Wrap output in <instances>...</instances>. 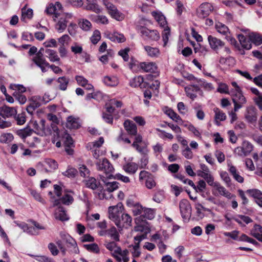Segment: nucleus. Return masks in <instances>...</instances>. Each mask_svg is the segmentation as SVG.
Wrapping results in <instances>:
<instances>
[{"label":"nucleus","mask_w":262,"mask_h":262,"mask_svg":"<svg viewBox=\"0 0 262 262\" xmlns=\"http://www.w3.org/2000/svg\"><path fill=\"white\" fill-rule=\"evenodd\" d=\"M60 235L61 239L56 241V244L63 255L66 254L67 251V249L64 246V245L70 249L71 253L77 254L79 252L76 241L70 235L60 233Z\"/></svg>","instance_id":"obj_1"},{"label":"nucleus","mask_w":262,"mask_h":262,"mask_svg":"<svg viewBox=\"0 0 262 262\" xmlns=\"http://www.w3.org/2000/svg\"><path fill=\"white\" fill-rule=\"evenodd\" d=\"M105 247L111 251H113V255L118 261L128 262L129 257L128 254L129 252L125 249L123 251L121 250L120 247H118L114 242L107 243L105 244Z\"/></svg>","instance_id":"obj_2"},{"label":"nucleus","mask_w":262,"mask_h":262,"mask_svg":"<svg viewBox=\"0 0 262 262\" xmlns=\"http://www.w3.org/2000/svg\"><path fill=\"white\" fill-rule=\"evenodd\" d=\"M100 178L105 183L106 189L104 190L101 187L100 192H98V198L100 200L108 199L112 196L110 192L118 188L119 183L116 181L108 182L106 179L107 178L103 176H101Z\"/></svg>","instance_id":"obj_3"},{"label":"nucleus","mask_w":262,"mask_h":262,"mask_svg":"<svg viewBox=\"0 0 262 262\" xmlns=\"http://www.w3.org/2000/svg\"><path fill=\"white\" fill-rule=\"evenodd\" d=\"M123 209V205L121 202H119L116 205L110 206L108 208V217L115 223L117 227L122 226L120 224V216Z\"/></svg>","instance_id":"obj_4"},{"label":"nucleus","mask_w":262,"mask_h":262,"mask_svg":"<svg viewBox=\"0 0 262 262\" xmlns=\"http://www.w3.org/2000/svg\"><path fill=\"white\" fill-rule=\"evenodd\" d=\"M96 168L98 170L103 172L106 174V178L111 179L112 173L114 170L113 165L106 158L100 159L95 162Z\"/></svg>","instance_id":"obj_5"},{"label":"nucleus","mask_w":262,"mask_h":262,"mask_svg":"<svg viewBox=\"0 0 262 262\" xmlns=\"http://www.w3.org/2000/svg\"><path fill=\"white\" fill-rule=\"evenodd\" d=\"M73 17V14L70 13L60 14L56 21L57 23L55 25V29L57 32L62 33L67 27L68 23Z\"/></svg>","instance_id":"obj_6"},{"label":"nucleus","mask_w":262,"mask_h":262,"mask_svg":"<svg viewBox=\"0 0 262 262\" xmlns=\"http://www.w3.org/2000/svg\"><path fill=\"white\" fill-rule=\"evenodd\" d=\"M105 6L108 13L111 16L118 21L122 20L124 18V15L120 12L116 6L110 2V0H104Z\"/></svg>","instance_id":"obj_7"},{"label":"nucleus","mask_w":262,"mask_h":262,"mask_svg":"<svg viewBox=\"0 0 262 262\" xmlns=\"http://www.w3.org/2000/svg\"><path fill=\"white\" fill-rule=\"evenodd\" d=\"M32 124L35 133L40 136H48L52 134V128L48 125H46L44 119H41L39 123L34 121Z\"/></svg>","instance_id":"obj_8"},{"label":"nucleus","mask_w":262,"mask_h":262,"mask_svg":"<svg viewBox=\"0 0 262 262\" xmlns=\"http://www.w3.org/2000/svg\"><path fill=\"white\" fill-rule=\"evenodd\" d=\"M44 49L41 48L39 51L33 57L32 60V61L38 67H39L42 72H46L47 70L46 67H49V63L46 61V59L43 57V51Z\"/></svg>","instance_id":"obj_9"},{"label":"nucleus","mask_w":262,"mask_h":262,"mask_svg":"<svg viewBox=\"0 0 262 262\" xmlns=\"http://www.w3.org/2000/svg\"><path fill=\"white\" fill-rule=\"evenodd\" d=\"M179 208L182 218L189 220L191 215V206L187 199H183L179 203Z\"/></svg>","instance_id":"obj_10"},{"label":"nucleus","mask_w":262,"mask_h":262,"mask_svg":"<svg viewBox=\"0 0 262 262\" xmlns=\"http://www.w3.org/2000/svg\"><path fill=\"white\" fill-rule=\"evenodd\" d=\"M230 94L234 103V111L236 112L246 103V99L243 95L242 91L232 93Z\"/></svg>","instance_id":"obj_11"},{"label":"nucleus","mask_w":262,"mask_h":262,"mask_svg":"<svg viewBox=\"0 0 262 262\" xmlns=\"http://www.w3.org/2000/svg\"><path fill=\"white\" fill-rule=\"evenodd\" d=\"M140 33L145 40L157 41L160 38V34L156 30H149L146 27H141L140 29Z\"/></svg>","instance_id":"obj_12"},{"label":"nucleus","mask_w":262,"mask_h":262,"mask_svg":"<svg viewBox=\"0 0 262 262\" xmlns=\"http://www.w3.org/2000/svg\"><path fill=\"white\" fill-rule=\"evenodd\" d=\"M213 187L212 193L215 195H221L227 198L228 199H232L234 195L228 191L225 187L222 186L219 182H215L211 186Z\"/></svg>","instance_id":"obj_13"},{"label":"nucleus","mask_w":262,"mask_h":262,"mask_svg":"<svg viewBox=\"0 0 262 262\" xmlns=\"http://www.w3.org/2000/svg\"><path fill=\"white\" fill-rule=\"evenodd\" d=\"M212 5L209 3L202 4L196 10L197 16L200 18L207 17L213 10Z\"/></svg>","instance_id":"obj_14"},{"label":"nucleus","mask_w":262,"mask_h":262,"mask_svg":"<svg viewBox=\"0 0 262 262\" xmlns=\"http://www.w3.org/2000/svg\"><path fill=\"white\" fill-rule=\"evenodd\" d=\"M62 8V5L59 2H56L55 5L50 4L46 8L45 12L47 14L53 15V18L54 21H56V18H58L60 13L58 11Z\"/></svg>","instance_id":"obj_15"},{"label":"nucleus","mask_w":262,"mask_h":262,"mask_svg":"<svg viewBox=\"0 0 262 262\" xmlns=\"http://www.w3.org/2000/svg\"><path fill=\"white\" fill-rule=\"evenodd\" d=\"M185 92L187 96L192 100H194L196 97V93L201 96H203V91L197 84H191L185 88Z\"/></svg>","instance_id":"obj_16"},{"label":"nucleus","mask_w":262,"mask_h":262,"mask_svg":"<svg viewBox=\"0 0 262 262\" xmlns=\"http://www.w3.org/2000/svg\"><path fill=\"white\" fill-rule=\"evenodd\" d=\"M43 98L39 96L33 97L30 100L29 106L27 107L28 113L32 114L34 111L39 107L43 103Z\"/></svg>","instance_id":"obj_17"},{"label":"nucleus","mask_w":262,"mask_h":262,"mask_svg":"<svg viewBox=\"0 0 262 262\" xmlns=\"http://www.w3.org/2000/svg\"><path fill=\"white\" fill-rule=\"evenodd\" d=\"M208 41L210 48L216 52L219 49L224 47L225 45L223 41L212 35L208 36Z\"/></svg>","instance_id":"obj_18"},{"label":"nucleus","mask_w":262,"mask_h":262,"mask_svg":"<svg viewBox=\"0 0 262 262\" xmlns=\"http://www.w3.org/2000/svg\"><path fill=\"white\" fill-rule=\"evenodd\" d=\"M248 30L245 32V35L239 34L237 35L238 39L243 48L246 50H250L252 48L251 41L248 37Z\"/></svg>","instance_id":"obj_19"},{"label":"nucleus","mask_w":262,"mask_h":262,"mask_svg":"<svg viewBox=\"0 0 262 262\" xmlns=\"http://www.w3.org/2000/svg\"><path fill=\"white\" fill-rule=\"evenodd\" d=\"M245 117L249 123H253L256 122L257 118L256 109L252 106L247 107Z\"/></svg>","instance_id":"obj_20"},{"label":"nucleus","mask_w":262,"mask_h":262,"mask_svg":"<svg viewBox=\"0 0 262 262\" xmlns=\"http://www.w3.org/2000/svg\"><path fill=\"white\" fill-rule=\"evenodd\" d=\"M17 111L14 107H9L6 105L0 107V116L4 118H9L15 115Z\"/></svg>","instance_id":"obj_21"},{"label":"nucleus","mask_w":262,"mask_h":262,"mask_svg":"<svg viewBox=\"0 0 262 262\" xmlns=\"http://www.w3.org/2000/svg\"><path fill=\"white\" fill-rule=\"evenodd\" d=\"M123 125L128 135L130 136L137 135V126L133 121L129 120H126L124 121Z\"/></svg>","instance_id":"obj_22"},{"label":"nucleus","mask_w":262,"mask_h":262,"mask_svg":"<svg viewBox=\"0 0 262 262\" xmlns=\"http://www.w3.org/2000/svg\"><path fill=\"white\" fill-rule=\"evenodd\" d=\"M75 80L77 84L88 90L94 91L93 85L89 82V81L82 76L77 75L75 76Z\"/></svg>","instance_id":"obj_23"},{"label":"nucleus","mask_w":262,"mask_h":262,"mask_svg":"<svg viewBox=\"0 0 262 262\" xmlns=\"http://www.w3.org/2000/svg\"><path fill=\"white\" fill-rule=\"evenodd\" d=\"M164 112L165 114H166L173 121L176 122L178 124H182L183 121L180 116L176 112H174L172 109L166 107L164 108Z\"/></svg>","instance_id":"obj_24"},{"label":"nucleus","mask_w":262,"mask_h":262,"mask_svg":"<svg viewBox=\"0 0 262 262\" xmlns=\"http://www.w3.org/2000/svg\"><path fill=\"white\" fill-rule=\"evenodd\" d=\"M129 84L132 87L136 88L139 86L141 89L145 88L147 86V83L144 82L143 77L141 76L135 77L130 81Z\"/></svg>","instance_id":"obj_25"},{"label":"nucleus","mask_w":262,"mask_h":262,"mask_svg":"<svg viewBox=\"0 0 262 262\" xmlns=\"http://www.w3.org/2000/svg\"><path fill=\"white\" fill-rule=\"evenodd\" d=\"M54 217L56 220H58L61 221H66L69 219L64 209L62 207L60 206L58 207L55 209Z\"/></svg>","instance_id":"obj_26"},{"label":"nucleus","mask_w":262,"mask_h":262,"mask_svg":"<svg viewBox=\"0 0 262 262\" xmlns=\"http://www.w3.org/2000/svg\"><path fill=\"white\" fill-rule=\"evenodd\" d=\"M140 68L145 72H155L157 69V66L153 62H142L139 64Z\"/></svg>","instance_id":"obj_27"},{"label":"nucleus","mask_w":262,"mask_h":262,"mask_svg":"<svg viewBox=\"0 0 262 262\" xmlns=\"http://www.w3.org/2000/svg\"><path fill=\"white\" fill-rule=\"evenodd\" d=\"M132 219L127 213H122L120 216V224L122 226L121 227H118L120 231L123 228H127L131 226Z\"/></svg>","instance_id":"obj_28"},{"label":"nucleus","mask_w":262,"mask_h":262,"mask_svg":"<svg viewBox=\"0 0 262 262\" xmlns=\"http://www.w3.org/2000/svg\"><path fill=\"white\" fill-rule=\"evenodd\" d=\"M80 126L79 120L78 118L72 116H69L67 119L66 126L70 129H77Z\"/></svg>","instance_id":"obj_29"},{"label":"nucleus","mask_w":262,"mask_h":262,"mask_svg":"<svg viewBox=\"0 0 262 262\" xmlns=\"http://www.w3.org/2000/svg\"><path fill=\"white\" fill-rule=\"evenodd\" d=\"M86 10L92 11L96 13H99L101 12V9L97 4V0H86Z\"/></svg>","instance_id":"obj_30"},{"label":"nucleus","mask_w":262,"mask_h":262,"mask_svg":"<svg viewBox=\"0 0 262 262\" xmlns=\"http://www.w3.org/2000/svg\"><path fill=\"white\" fill-rule=\"evenodd\" d=\"M84 183L86 187L93 190H95L97 188L99 192H100L102 187L99 186V183L98 182L96 179L93 177H91L88 180H85Z\"/></svg>","instance_id":"obj_31"},{"label":"nucleus","mask_w":262,"mask_h":262,"mask_svg":"<svg viewBox=\"0 0 262 262\" xmlns=\"http://www.w3.org/2000/svg\"><path fill=\"white\" fill-rule=\"evenodd\" d=\"M33 15V10L31 8H27L26 5L21 9V16L20 19L21 21L26 22V19H30L32 18Z\"/></svg>","instance_id":"obj_32"},{"label":"nucleus","mask_w":262,"mask_h":262,"mask_svg":"<svg viewBox=\"0 0 262 262\" xmlns=\"http://www.w3.org/2000/svg\"><path fill=\"white\" fill-rule=\"evenodd\" d=\"M74 201L73 196L68 194L66 193L63 195V196L60 199V200H56L54 201V203L53 204V206H57L60 203V201H61L63 204L69 205L70 204H71Z\"/></svg>","instance_id":"obj_33"},{"label":"nucleus","mask_w":262,"mask_h":262,"mask_svg":"<svg viewBox=\"0 0 262 262\" xmlns=\"http://www.w3.org/2000/svg\"><path fill=\"white\" fill-rule=\"evenodd\" d=\"M45 52L46 56L52 62H56L60 60V58L58 57L57 52L51 49H46L42 52Z\"/></svg>","instance_id":"obj_34"},{"label":"nucleus","mask_w":262,"mask_h":262,"mask_svg":"<svg viewBox=\"0 0 262 262\" xmlns=\"http://www.w3.org/2000/svg\"><path fill=\"white\" fill-rule=\"evenodd\" d=\"M138 167L139 166L137 163L129 162L123 165V169L127 173L132 174L136 172Z\"/></svg>","instance_id":"obj_35"},{"label":"nucleus","mask_w":262,"mask_h":262,"mask_svg":"<svg viewBox=\"0 0 262 262\" xmlns=\"http://www.w3.org/2000/svg\"><path fill=\"white\" fill-rule=\"evenodd\" d=\"M198 176L203 178L205 180V181L207 183V184L210 186H212L214 184V183L216 182V181H214V177L211 174L210 171L208 172H199Z\"/></svg>","instance_id":"obj_36"},{"label":"nucleus","mask_w":262,"mask_h":262,"mask_svg":"<svg viewBox=\"0 0 262 262\" xmlns=\"http://www.w3.org/2000/svg\"><path fill=\"white\" fill-rule=\"evenodd\" d=\"M248 37L251 42H253L256 46H258L262 43V36L260 34L254 33H248Z\"/></svg>","instance_id":"obj_37"},{"label":"nucleus","mask_w":262,"mask_h":262,"mask_svg":"<svg viewBox=\"0 0 262 262\" xmlns=\"http://www.w3.org/2000/svg\"><path fill=\"white\" fill-rule=\"evenodd\" d=\"M214 112L215 113V121L217 125H220V122L224 121L226 118L225 114L218 108H214Z\"/></svg>","instance_id":"obj_38"},{"label":"nucleus","mask_w":262,"mask_h":262,"mask_svg":"<svg viewBox=\"0 0 262 262\" xmlns=\"http://www.w3.org/2000/svg\"><path fill=\"white\" fill-rule=\"evenodd\" d=\"M229 171L236 181L240 183L244 182V178L239 175V172L237 171L235 166L233 165L230 166Z\"/></svg>","instance_id":"obj_39"},{"label":"nucleus","mask_w":262,"mask_h":262,"mask_svg":"<svg viewBox=\"0 0 262 262\" xmlns=\"http://www.w3.org/2000/svg\"><path fill=\"white\" fill-rule=\"evenodd\" d=\"M152 14L161 27H166V28L168 27L167 26V21L166 20L165 16L163 15H162L156 12H153L152 13Z\"/></svg>","instance_id":"obj_40"},{"label":"nucleus","mask_w":262,"mask_h":262,"mask_svg":"<svg viewBox=\"0 0 262 262\" xmlns=\"http://www.w3.org/2000/svg\"><path fill=\"white\" fill-rule=\"evenodd\" d=\"M147 55L151 57H157L160 54V51L157 48H153L149 46L144 47Z\"/></svg>","instance_id":"obj_41"},{"label":"nucleus","mask_w":262,"mask_h":262,"mask_svg":"<svg viewBox=\"0 0 262 262\" xmlns=\"http://www.w3.org/2000/svg\"><path fill=\"white\" fill-rule=\"evenodd\" d=\"M69 78L66 76L59 77L57 82L59 83V89L61 91H66L69 83Z\"/></svg>","instance_id":"obj_42"},{"label":"nucleus","mask_w":262,"mask_h":262,"mask_svg":"<svg viewBox=\"0 0 262 262\" xmlns=\"http://www.w3.org/2000/svg\"><path fill=\"white\" fill-rule=\"evenodd\" d=\"M78 25L79 27L83 31H89L92 28L91 23L88 19L81 18L79 19Z\"/></svg>","instance_id":"obj_43"},{"label":"nucleus","mask_w":262,"mask_h":262,"mask_svg":"<svg viewBox=\"0 0 262 262\" xmlns=\"http://www.w3.org/2000/svg\"><path fill=\"white\" fill-rule=\"evenodd\" d=\"M233 220L241 226H244L242 223V221L247 224L252 222V220L250 217L244 215H238L235 217H233Z\"/></svg>","instance_id":"obj_44"},{"label":"nucleus","mask_w":262,"mask_h":262,"mask_svg":"<svg viewBox=\"0 0 262 262\" xmlns=\"http://www.w3.org/2000/svg\"><path fill=\"white\" fill-rule=\"evenodd\" d=\"M33 132V130L29 126H27L23 129L17 130V133L20 138L25 139L28 136H31Z\"/></svg>","instance_id":"obj_45"},{"label":"nucleus","mask_w":262,"mask_h":262,"mask_svg":"<svg viewBox=\"0 0 262 262\" xmlns=\"http://www.w3.org/2000/svg\"><path fill=\"white\" fill-rule=\"evenodd\" d=\"M103 82L107 85L114 86L118 84V79L116 77L105 76L103 78Z\"/></svg>","instance_id":"obj_46"},{"label":"nucleus","mask_w":262,"mask_h":262,"mask_svg":"<svg viewBox=\"0 0 262 262\" xmlns=\"http://www.w3.org/2000/svg\"><path fill=\"white\" fill-rule=\"evenodd\" d=\"M194 51L195 53H198L200 56H205L208 52V49L205 46L199 44L195 45Z\"/></svg>","instance_id":"obj_47"},{"label":"nucleus","mask_w":262,"mask_h":262,"mask_svg":"<svg viewBox=\"0 0 262 262\" xmlns=\"http://www.w3.org/2000/svg\"><path fill=\"white\" fill-rule=\"evenodd\" d=\"M48 118L50 121H52L50 124V126L52 128V129L55 132L57 131L58 127L56 124L58 122V119L57 116L52 114H49L48 115Z\"/></svg>","instance_id":"obj_48"},{"label":"nucleus","mask_w":262,"mask_h":262,"mask_svg":"<svg viewBox=\"0 0 262 262\" xmlns=\"http://www.w3.org/2000/svg\"><path fill=\"white\" fill-rule=\"evenodd\" d=\"M107 234L111 237V238L115 241H119V235L116 228L112 227L110 229L106 230Z\"/></svg>","instance_id":"obj_49"},{"label":"nucleus","mask_w":262,"mask_h":262,"mask_svg":"<svg viewBox=\"0 0 262 262\" xmlns=\"http://www.w3.org/2000/svg\"><path fill=\"white\" fill-rule=\"evenodd\" d=\"M109 38L112 41L117 42H123L125 40L124 35L117 32L111 34Z\"/></svg>","instance_id":"obj_50"},{"label":"nucleus","mask_w":262,"mask_h":262,"mask_svg":"<svg viewBox=\"0 0 262 262\" xmlns=\"http://www.w3.org/2000/svg\"><path fill=\"white\" fill-rule=\"evenodd\" d=\"M247 193H248L251 196L253 197L255 200H258L262 198V192L258 189H248L247 190Z\"/></svg>","instance_id":"obj_51"},{"label":"nucleus","mask_w":262,"mask_h":262,"mask_svg":"<svg viewBox=\"0 0 262 262\" xmlns=\"http://www.w3.org/2000/svg\"><path fill=\"white\" fill-rule=\"evenodd\" d=\"M13 136L11 133H5L0 136V142L3 143H8L13 140Z\"/></svg>","instance_id":"obj_52"},{"label":"nucleus","mask_w":262,"mask_h":262,"mask_svg":"<svg viewBox=\"0 0 262 262\" xmlns=\"http://www.w3.org/2000/svg\"><path fill=\"white\" fill-rule=\"evenodd\" d=\"M216 29L220 34L226 35L227 37L228 36L227 34L229 33V29L226 25L219 23L216 25Z\"/></svg>","instance_id":"obj_53"},{"label":"nucleus","mask_w":262,"mask_h":262,"mask_svg":"<svg viewBox=\"0 0 262 262\" xmlns=\"http://www.w3.org/2000/svg\"><path fill=\"white\" fill-rule=\"evenodd\" d=\"M142 216L148 220L154 219L155 217L154 210L150 208H144Z\"/></svg>","instance_id":"obj_54"},{"label":"nucleus","mask_w":262,"mask_h":262,"mask_svg":"<svg viewBox=\"0 0 262 262\" xmlns=\"http://www.w3.org/2000/svg\"><path fill=\"white\" fill-rule=\"evenodd\" d=\"M77 28L78 27L76 23L71 22L68 26V31L72 36H74L76 34Z\"/></svg>","instance_id":"obj_55"},{"label":"nucleus","mask_w":262,"mask_h":262,"mask_svg":"<svg viewBox=\"0 0 262 262\" xmlns=\"http://www.w3.org/2000/svg\"><path fill=\"white\" fill-rule=\"evenodd\" d=\"M242 147L244 148L245 153L248 155L253 150V145L248 141H244L242 143Z\"/></svg>","instance_id":"obj_56"},{"label":"nucleus","mask_w":262,"mask_h":262,"mask_svg":"<svg viewBox=\"0 0 262 262\" xmlns=\"http://www.w3.org/2000/svg\"><path fill=\"white\" fill-rule=\"evenodd\" d=\"M206 188V184L204 180H200L198 182L195 190L198 192H204Z\"/></svg>","instance_id":"obj_57"},{"label":"nucleus","mask_w":262,"mask_h":262,"mask_svg":"<svg viewBox=\"0 0 262 262\" xmlns=\"http://www.w3.org/2000/svg\"><path fill=\"white\" fill-rule=\"evenodd\" d=\"M220 176L222 180L226 183L228 187L230 186L231 179L226 171H222Z\"/></svg>","instance_id":"obj_58"},{"label":"nucleus","mask_w":262,"mask_h":262,"mask_svg":"<svg viewBox=\"0 0 262 262\" xmlns=\"http://www.w3.org/2000/svg\"><path fill=\"white\" fill-rule=\"evenodd\" d=\"M84 247L89 251L93 252L96 253L99 252V248L96 244H86L84 245Z\"/></svg>","instance_id":"obj_59"},{"label":"nucleus","mask_w":262,"mask_h":262,"mask_svg":"<svg viewBox=\"0 0 262 262\" xmlns=\"http://www.w3.org/2000/svg\"><path fill=\"white\" fill-rule=\"evenodd\" d=\"M101 39V34L99 30H95L93 32V34L92 36L91 37V40L92 42L95 45L97 43V42L100 40Z\"/></svg>","instance_id":"obj_60"},{"label":"nucleus","mask_w":262,"mask_h":262,"mask_svg":"<svg viewBox=\"0 0 262 262\" xmlns=\"http://www.w3.org/2000/svg\"><path fill=\"white\" fill-rule=\"evenodd\" d=\"M144 209V208H143L141 205L138 203L133 208L132 211L135 215L140 214L142 215Z\"/></svg>","instance_id":"obj_61"},{"label":"nucleus","mask_w":262,"mask_h":262,"mask_svg":"<svg viewBox=\"0 0 262 262\" xmlns=\"http://www.w3.org/2000/svg\"><path fill=\"white\" fill-rule=\"evenodd\" d=\"M129 51V48H126L124 49L121 50L118 52V54L123 58L125 61H127L129 60L128 52Z\"/></svg>","instance_id":"obj_62"},{"label":"nucleus","mask_w":262,"mask_h":262,"mask_svg":"<svg viewBox=\"0 0 262 262\" xmlns=\"http://www.w3.org/2000/svg\"><path fill=\"white\" fill-rule=\"evenodd\" d=\"M95 21L97 24L106 25L108 23L107 18L104 15H98L95 18Z\"/></svg>","instance_id":"obj_63"},{"label":"nucleus","mask_w":262,"mask_h":262,"mask_svg":"<svg viewBox=\"0 0 262 262\" xmlns=\"http://www.w3.org/2000/svg\"><path fill=\"white\" fill-rule=\"evenodd\" d=\"M35 259L39 262H55L52 258L47 257L46 256H33Z\"/></svg>","instance_id":"obj_64"}]
</instances>
